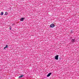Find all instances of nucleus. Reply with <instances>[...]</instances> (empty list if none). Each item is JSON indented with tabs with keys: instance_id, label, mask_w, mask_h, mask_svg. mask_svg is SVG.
Returning a JSON list of instances; mask_svg holds the SVG:
<instances>
[{
	"instance_id": "10",
	"label": "nucleus",
	"mask_w": 79,
	"mask_h": 79,
	"mask_svg": "<svg viewBox=\"0 0 79 79\" xmlns=\"http://www.w3.org/2000/svg\"><path fill=\"white\" fill-rule=\"evenodd\" d=\"M10 30H11V27H10Z\"/></svg>"
},
{
	"instance_id": "7",
	"label": "nucleus",
	"mask_w": 79,
	"mask_h": 79,
	"mask_svg": "<svg viewBox=\"0 0 79 79\" xmlns=\"http://www.w3.org/2000/svg\"><path fill=\"white\" fill-rule=\"evenodd\" d=\"M7 47H8L7 45H6V47L4 48V49H5L6 48H7Z\"/></svg>"
},
{
	"instance_id": "4",
	"label": "nucleus",
	"mask_w": 79,
	"mask_h": 79,
	"mask_svg": "<svg viewBox=\"0 0 79 79\" xmlns=\"http://www.w3.org/2000/svg\"><path fill=\"white\" fill-rule=\"evenodd\" d=\"M24 19V18H22L20 19V20L21 21H23Z\"/></svg>"
},
{
	"instance_id": "1",
	"label": "nucleus",
	"mask_w": 79,
	"mask_h": 79,
	"mask_svg": "<svg viewBox=\"0 0 79 79\" xmlns=\"http://www.w3.org/2000/svg\"><path fill=\"white\" fill-rule=\"evenodd\" d=\"M50 27L53 28L55 27V25L54 24H52L50 26Z\"/></svg>"
},
{
	"instance_id": "9",
	"label": "nucleus",
	"mask_w": 79,
	"mask_h": 79,
	"mask_svg": "<svg viewBox=\"0 0 79 79\" xmlns=\"http://www.w3.org/2000/svg\"><path fill=\"white\" fill-rule=\"evenodd\" d=\"M3 15V12H2L1 13V15Z\"/></svg>"
},
{
	"instance_id": "2",
	"label": "nucleus",
	"mask_w": 79,
	"mask_h": 79,
	"mask_svg": "<svg viewBox=\"0 0 79 79\" xmlns=\"http://www.w3.org/2000/svg\"><path fill=\"white\" fill-rule=\"evenodd\" d=\"M58 56H59L57 55L55 57V60H58Z\"/></svg>"
},
{
	"instance_id": "3",
	"label": "nucleus",
	"mask_w": 79,
	"mask_h": 79,
	"mask_svg": "<svg viewBox=\"0 0 79 79\" xmlns=\"http://www.w3.org/2000/svg\"><path fill=\"white\" fill-rule=\"evenodd\" d=\"M51 74H52L51 73H49L47 75V77H49V76H50V75H51Z\"/></svg>"
},
{
	"instance_id": "6",
	"label": "nucleus",
	"mask_w": 79,
	"mask_h": 79,
	"mask_svg": "<svg viewBox=\"0 0 79 79\" xmlns=\"http://www.w3.org/2000/svg\"><path fill=\"white\" fill-rule=\"evenodd\" d=\"M23 76H24V75H23H23H21V76H20V77H19V78H21V77H23Z\"/></svg>"
},
{
	"instance_id": "5",
	"label": "nucleus",
	"mask_w": 79,
	"mask_h": 79,
	"mask_svg": "<svg viewBox=\"0 0 79 79\" xmlns=\"http://www.w3.org/2000/svg\"><path fill=\"white\" fill-rule=\"evenodd\" d=\"M72 42H75V39H72Z\"/></svg>"
},
{
	"instance_id": "11",
	"label": "nucleus",
	"mask_w": 79,
	"mask_h": 79,
	"mask_svg": "<svg viewBox=\"0 0 79 79\" xmlns=\"http://www.w3.org/2000/svg\"><path fill=\"white\" fill-rule=\"evenodd\" d=\"M14 25V24H13L12 25V26H13Z\"/></svg>"
},
{
	"instance_id": "8",
	"label": "nucleus",
	"mask_w": 79,
	"mask_h": 79,
	"mask_svg": "<svg viewBox=\"0 0 79 79\" xmlns=\"http://www.w3.org/2000/svg\"><path fill=\"white\" fill-rule=\"evenodd\" d=\"M8 12H6L5 15H8Z\"/></svg>"
}]
</instances>
